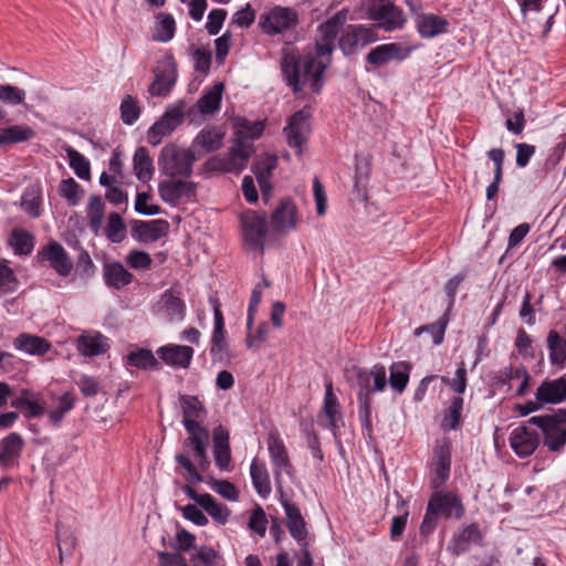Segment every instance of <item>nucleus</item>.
Masks as SVG:
<instances>
[{
	"label": "nucleus",
	"instance_id": "obj_1",
	"mask_svg": "<svg viewBox=\"0 0 566 566\" xmlns=\"http://www.w3.org/2000/svg\"><path fill=\"white\" fill-rule=\"evenodd\" d=\"M346 18L347 11L342 10L318 27L315 54L287 53L283 56L282 73L294 93L322 91L325 84L324 72L332 62L335 41Z\"/></svg>",
	"mask_w": 566,
	"mask_h": 566
},
{
	"label": "nucleus",
	"instance_id": "obj_2",
	"mask_svg": "<svg viewBox=\"0 0 566 566\" xmlns=\"http://www.w3.org/2000/svg\"><path fill=\"white\" fill-rule=\"evenodd\" d=\"M179 401L184 416L182 422L188 433L182 446L185 449H192L195 459L198 460V467L201 470H207L210 467L208 457L210 433L199 423L205 419L207 411L202 402L195 396H181Z\"/></svg>",
	"mask_w": 566,
	"mask_h": 566
},
{
	"label": "nucleus",
	"instance_id": "obj_3",
	"mask_svg": "<svg viewBox=\"0 0 566 566\" xmlns=\"http://www.w3.org/2000/svg\"><path fill=\"white\" fill-rule=\"evenodd\" d=\"M527 423L538 427L544 434V446L551 452H562L566 444V409H558L552 415L535 416Z\"/></svg>",
	"mask_w": 566,
	"mask_h": 566
},
{
	"label": "nucleus",
	"instance_id": "obj_4",
	"mask_svg": "<svg viewBox=\"0 0 566 566\" xmlns=\"http://www.w3.org/2000/svg\"><path fill=\"white\" fill-rule=\"evenodd\" d=\"M364 7L367 18L386 32L400 30L407 22L402 10L391 0H365Z\"/></svg>",
	"mask_w": 566,
	"mask_h": 566
},
{
	"label": "nucleus",
	"instance_id": "obj_5",
	"mask_svg": "<svg viewBox=\"0 0 566 566\" xmlns=\"http://www.w3.org/2000/svg\"><path fill=\"white\" fill-rule=\"evenodd\" d=\"M252 145H245L244 142H238L229 149L228 153L213 156L205 163V167L210 172L227 174L241 172L253 154Z\"/></svg>",
	"mask_w": 566,
	"mask_h": 566
},
{
	"label": "nucleus",
	"instance_id": "obj_6",
	"mask_svg": "<svg viewBox=\"0 0 566 566\" xmlns=\"http://www.w3.org/2000/svg\"><path fill=\"white\" fill-rule=\"evenodd\" d=\"M197 160L193 150L175 145L165 146L159 156L161 171L169 177H189Z\"/></svg>",
	"mask_w": 566,
	"mask_h": 566
},
{
	"label": "nucleus",
	"instance_id": "obj_7",
	"mask_svg": "<svg viewBox=\"0 0 566 566\" xmlns=\"http://www.w3.org/2000/svg\"><path fill=\"white\" fill-rule=\"evenodd\" d=\"M378 40L375 29L365 24H349L338 39V48L345 55L356 54L365 46Z\"/></svg>",
	"mask_w": 566,
	"mask_h": 566
},
{
	"label": "nucleus",
	"instance_id": "obj_8",
	"mask_svg": "<svg viewBox=\"0 0 566 566\" xmlns=\"http://www.w3.org/2000/svg\"><path fill=\"white\" fill-rule=\"evenodd\" d=\"M268 450L273 465V473L276 486L280 489L283 482V475L292 476L293 465L283 440L277 432H270L268 440Z\"/></svg>",
	"mask_w": 566,
	"mask_h": 566
},
{
	"label": "nucleus",
	"instance_id": "obj_9",
	"mask_svg": "<svg viewBox=\"0 0 566 566\" xmlns=\"http://www.w3.org/2000/svg\"><path fill=\"white\" fill-rule=\"evenodd\" d=\"M298 22L295 10L285 7H274L260 17L259 25L266 34L274 35L282 33Z\"/></svg>",
	"mask_w": 566,
	"mask_h": 566
},
{
	"label": "nucleus",
	"instance_id": "obj_10",
	"mask_svg": "<svg viewBox=\"0 0 566 566\" xmlns=\"http://www.w3.org/2000/svg\"><path fill=\"white\" fill-rule=\"evenodd\" d=\"M243 238L252 248L263 251L268 233L266 216L263 212L248 210L241 216Z\"/></svg>",
	"mask_w": 566,
	"mask_h": 566
},
{
	"label": "nucleus",
	"instance_id": "obj_11",
	"mask_svg": "<svg viewBox=\"0 0 566 566\" xmlns=\"http://www.w3.org/2000/svg\"><path fill=\"white\" fill-rule=\"evenodd\" d=\"M36 258L39 261H48L60 276L66 277L73 270V261L66 250L56 241H51L39 250Z\"/></svg>",
	"mask_w": 566,
	"mask_h": 566
},
{
	"label": "nucleus",
	"instance_id": "obj_12",
	"mask_svg": "<svg viewBox=\"0 0 566 566\" xmlns=\"http://www.w3.org/2000/svg\"><path fill=\"white\" fill-rule=\"evenodd\" d=\"M413 48L405 46L399 42L377 45L366 56L367 63L375 66H384L391 61H403L412 52Z\"/></svg>",
	"mask_w": 566,
	"mask_h": 566
},
{
	"label": "nucleus",
	"instance_id": "obj_13",
	"mask_svg": "<svg viewBox=\"0 0 566 566\" xmlns=\"http://www.w3.org/2000/svg\"><path fill=\"white\" fill-rule=\"evenodd\" d=\"M284 132L289 146L296 148L297 153L301 154V147L311 134L310 114L304 109L296 112L289 118Z\"/></svg>",
	"mask_w": 566,
	"mask_h": 566
},
{
	"label": "nucleus",
	"instance_id": "obj_14",
	"mask_svg": "<svg viewBox=\"0 0 566 566\" xmlns=\"http://www.w3.org/2000/svg\"><path fill=\"white\" fill-rule=\"evenodd\" d=\"M182 108H168V111L148 130L149 144L159 145L164 137L170 135L182 122Z\"/></svg>",
	"mask_w": 566,
	"mask_h": 566
},
{
	"label": "nucleus",
	"instance_id": "obj_15",
	"mask_svg": "<svg viewBox=\"0 0 566 566\" xmlns=\"http://www.w3.org/2000/svg\"><path fill=\"white\" fill-rule=\"evenodd\" d=\"M353 373L359 387L358 392L366 391L371 396V392L382 391L387 386L386 368L382 365L377 364L370 370L354 368Z\"/></svg>",
	"mask_w": 566,
	"mask_h": 566
},
{
	"label": "nucleus",
	"instance_id": "obj_16",
	"mask_svg": "<svg viewBox=\"0 0 566 566\" xmlns=\"http://www.w3.org/2000/svg\"><path fill=\"white\" fill-rule=\"evenodd\" d=\"M154 312L167 322L182 321L186 314V304L172 291H165L154 306Z\"/></svg>",
	"mask_w": 566,
	"mask_h": 566
},
{
	"label": "nucleus",
	"instance_id": "obj_17",
	"mask_svg": "<svg viewBox=\"0 0 566 566\" xmlns=\"http://www.w3.org/2000/svg\"><path fill=\"white\" fill-rule=\"evenodd\" d=\"M175 460L187 472L188 483L186 485H184L182 491L187 494V496L189 499L193 500L196 502V504L200 506V504L202 503V499L206 497V493L205 494L197 493V491L190 484L202 482L203 478L200 472H203L205 470H201L198 467V463L195 464L191 461L190 455L187 450L176 454ZM196 461L198 462L197 459H196Z\"/></svg>",
	"mask_w": 566,
	"mask_h": 566
},
{
	"label": "nucleus",
	"instance_id": "obj_18",
	"mask_svg": "<svg viewBox=\"0 0 566 566\" xmlns=\"http://www.w3.org/2000/svg\"><path fill=\"white\" fill-rule=\"evenodd\" d=\"M510 446L520 458H526L534 453L539 446V437L525 424L518 426L510 434Z\"/></svg>",
	"mask_w": 566,
	"mask_h": 566
},
{
	"label": "nucleus",
	"instance_id": "obj_19",
	"mask_svg": "<svg viewBox=\"0 0 566 566\" xmlns=\"http://www.w3.org/2000/svg\"><path fill=\"white\" fill-rule=\"evenodd\" d=\"M156 354L166 365L186 369L191 364L195 350L187 345L168 344L159 347Z\"/></svg>",
	"mask_w": 566,
	"mask_h": 566
},
{
	"label": "nucleus",
	"instance_id": "obj_20",
	"mask_svg": "<svg viewBox=\"0 0 566 566\" xmlns=\"http://www.w3.org/2000/svg\"><path fill=\"white\" fill-rule=\"evenodd\" d=\"M535 399L544 405H557L566 400V377L544 380L535 392Z\"/></svg>",
	"mask_w": 566,
	"mask_h": 566
},
{
	"label": "nucleus",
	"instance_id": "obj_21",
	"mask_svg": "<svg viewBox=\"0 0 566 566\" xmlns=\"http://www.w3.org/2000/svg\"><path fill=\"white\" fill-rule=\"evenodd\" d=\"M214 327L211 337L210 354L214 360H223L227 356L228 344L224 336V321L219 304L213 302Z\"/></svg>",
	"mask_w": 566,
	"mask_h": 566
},
{
	"label": "nucleus",
	"instance_id": "obj_22",
	"mask_svg": "<svg viewBox=\"0 0 566 566\" xmlns=\"http://www.w3.org/2000/svg\"><path fill=\"white\" fill-rule=\"evenodd\" d=\"M297 224L296 207L290 200H282L272 213V227L275 232L293 231Z\"/></svg>",
	"mask_w": 566,
	"mask_h": 566
},
{
	"label": "nucleus",
	"instance_id": "obj_23",
	"mask_svg": "<svg viewBox=\"0 0 566 566\" xmlns=\"http://www.w3.org/2000/svg\"><path fill=\"white\" fill-rule=\"evenodd\" d=\"M160 198L170 205H176L181 198H190L195 193L192 182L182 180H165L158 186Z\"/></svg>",
	"mask_w": 566,
	"mask_h": 566
},
{
	"label": "nucleus",
	"instance_id": "obj_24",
	"mask_svg": "<svg viewBox=\"0 0 566 566\" xmlns=\"http://www.w3.org/2000/svg\"><path fill=\"white\" fill-rule=\"evenodd\" d=\"M24 446L22 437L12 432L0 441V465L4 469L17 464Z\"/></svg>",
	"mask_w": 566,
	"mask_h": 566
},
{
	"label": "nucleus",
	"instance_id": "obj_25",
	"mask_svg": "<svg viewBox=\"0 0 566 566\" xmlns=\"http://www.w3.org/2000/svg\"><path fill=\"white\" fill-rule=\"evenodd\" d=\"M213 457L216 465L220 470H230L231 451L229 446V432L222 426L213 430Z\"/></svg>",
	"mask_w": 566,
	"mask_h": 566
},
{
	"label": "nucleus",
	"instance_id": "obj_26",
	"mask_svg": "<svg viewBox=\"0 0 566 566\" xmlns=\"http://www.w3.org/2000/svg\"><path fill=\"white\" fill-rule=\"evenodd\" d=\"M226 129L212 126L201 129L195 137L192 146L200 147L206 154L219 150L223 146Z\"/></svg>",
	"mask_w": 566,
	"mask_h": 566
},
{
	"label": "nucleus",
	"instance_id": "obj_27",
	"mask_svg": "<svg viewBox=\"0 0 566 566\" xmlns=\"http://www.w3.org/2000/svg\"><path fill=\"white\" fill-rule=\"evenodd\" d=\"M481 534L475 525H469L455 533L447 546V551L459 556L469 551L472 544H479Z\"/></svg>",
	"mask_w": 566,
	"mask_h": 566
},
{
	"label": "nucleus",
	"instance_id": "obj_28",
	"mask_svg": "<svg viewBox=\"0 0 566 566\" xmlns=\"http://www.w3.org/2000/svg\"><path fill=\"white\" fill-rule=\"evenodd\" d=\"M323 412L326 416L325 427L333 432L334 437H336L342 415L339 412V403L333 392V384L331 381L325 385Z\"/></svg>",
	"mask_w": 566,
	"mask_h": 566
},
{
	"label": "nucleus",
	"instance_id": "obj_29",
	"mask_svg": "<svg viewBox=\"0 0 566 566\" xmlns=\"http://www.w3.org/2000/svg\"><path fill=\"white\" fill-rule=\"evenodd\" d=\"M417 30L421 38L430 39L439 34L446 33L449 22L447 19L437 14H418Z\"/></svg>",
	"mask_w": 566,
	"mask_h": 566
},
{
	"label": "nucleus",
	"instance_id": "obj_30",
	"mask_svg": "<svg viewBox=\"0 0 566 566\" xmlns=\"http://www.w3.org/2000/svg\"><path fill=\"white\" fill-rule=\"evenodd\" d=\"M277 158L273 155H264L262 156L253 166V172L256 177V180L261 187L263 196H268V193L272 189V185L270 182L271 175L273 170L276 168Z\"/></svg>",
	"mask_w": 566,
	"mask_h": 566
},
{
	"label": "nucleus",
	"instance_id": "obj_31",
	"mask_svg": "<svg viewBox=\"0 0 566 566\" xmlns=\"http://www.w3.org/2000/svg\"><path fill=\"white\" fill-rule=\"evenodd\" d=\"M169 224L166 220L139 221L135 226V232L140 241L155 242L168 232Z\"/></svg>",
	"mask_w": 566,
	"mask_h": 566
},
{
	"label": "nucleus",
	"instance_id": "obj_32",
	"mask_svg": "<svg viewBox=\"0 0 566 566\" xmlns=\"http://www.w3.org/2000/svg\"><path fill=\"white\" fill-rule=\"evenodd\" d=\"M77 349L84 356H98L108 349L107 338L99 333L81 335L77 340Z\"/></svg>",
	"mask_w": 566,
	"mask_h": 566
},
{
	"label": "nucleus",
	"instance_id": "obj_33",
	"mask_svg": "<svg viewBox=\"0 0 566 566\" xmlns=\"http://www.w3.org/2000/svg\"><path fill=\"white\" fill-rule=\"evenodd\" d=\"M14 348L29 355H44L49 352L50 343L41 336L20 334L13 342Z\"/></svg>",
	"mask_w": 566,
	"mask_h": 566
},
{
	"label": "nucleus",
	"instance_id": "obj_34",
	"mask_svg": "<svg viewBox=\"0 0 566 566\" xmlns=\"http://www.w3.org/2000/svg\"><path fill=\"white\" fill-rule=\"evenodd\" d=\"M235 142L241 144L244 142L245 145H252V140L259 138L264 129V123L262 120L250 122L245 118L235 119Z\"/></svg>",
	"mask_w": 566,
	"mask_h": 566
},
{
	"label": "nucleus",
	"instance_id": "obj_35",
	"mask_svg": "<svg viewBox=\"0 0 566 566\" xmlns=\"http://www.w3.org/2000/svg\"><path fill=\"white\" fill-rule=\"evenodd\" d=\"M370 164L361 156L355 157L354 193L360 201L367 199L366 186L369 179Z\"/></svg>",
	"mask_w": 566,
	"mask_h": 566
},
{
	"label": "nucleus",
	"instance_id": "obj_36",
	"mask_svg": "<svg viewBox=\"0 0 566 566\" xmlns=\"http://www.w3.org/2000/svg\"><path fill=\"white\" fill-rule=\"evenodd\" d=\"M104 280L106 285L119 290L132 282L133 274L122 263L114 262L104 265Z\"/></svg>",
	"mask_w": 566,
	"mask_h": 566
},
{
	"label": "nucleus",
	"instance_id": "obj_37",
	"mask_svg": "<svg viewBox=\"0 0 566 566\" xmlns=\"http://www.w3.org/2000/svg\"><path fill=\"white\" fill-rule=\"evenodd\" d=\"M428 504L439 515L444 514L446 516H451L453 509L457 510L458 517L462 514V506L459 499L451 493H436L431 496Z\"/></svg>",
	"mask_w": 566,
	"mask_h": 566
},
{
	"label": "nucleus",
	"instance_id": "obj_38",
	"mask_svg": "<svg viewBox=\"0 0 566 566\" xmlns=\"http://www.w3.org/2000/svg\"><path fill=\"white\" fill-rule=\"evenodd\" d=\"M250 474L253 482V486L258 494L262 497L269 496L272 491L270 474L264 463H259L258 460H253L250 467Z\"/></svg>",
	"mask_w": 566,
	"mask_h": 566
},
{
	"label": "nucleus",
	"instance_id": "obj_39",
	"mask_svg": "<svg viewBox=\"0 0 566 566\" xmlns=\"http://www.w3.org/2000/svg\"><path fill=\"white\" fill-rule=\"evenodd\" d=\"M8 243L18 255H29L34 249L33 235L23 229H13Z\"/></svg>",
	"mask_w": 566,
	"mask_h": 566
},
{
	"label": "nucleus",
	"instance_id": "obj_40",
	"mask_svg": "<svg viewBox=\"0 0 566 566\" xmlns=\"http://www.w3.org/2000/svg\"><path fill=\"white\" fill-rule=\"evenodd\" d=\"M134 171L138 180L143 182L149 181L153 177V160L145 147H138L135 151Z\"/></svg>",
	"mask_w": 566,
	"mask_h": 566
},
{
	"label": "nucleus",
	"instance_id": "obj_41",
	"mask_svg": "<svg viewBox=\"0 0 566 566\" xmlns=\"http://www.w3.org/2000/svg\"><path fill=\"white\" fill-rule=\"evenodd\" d=\"M411 366L406 361L394 363L389 368V385L390 387L401 394L409 381V373Z\"/></svg>",
	"mask_w": 566,
	"mask_h": 566
},
{
	"label": "nucleus",
	"instance_id": "obj_42",
	"mask_svg": "<svg viewBox=\"0 0 566 566\" xmlns=\"http://www.w3.org/2000/svg\"><path fill=\"white\" fill-rule=\"evenodd\" d=\"M56 541L59 546L60 563H62L64 556H70L73 554L76 547V538L70 527L57 524Z\"/></svg>",
	"mask_w": 566,
	"mask_h": 566
},
{
	"label": "nucleus",
	"instance_id": "obj_43",
	"mask_svg": "<svg viewBox=\"0 0 566 566\" xmlns=\"http://www.w3.org/2000/svg\"><path fill=\"white\" fill-rule=\"evenodd\" d=\"M127 364L139 369H159V361L149 349H135L127 356Z\"/></svg>",
	"mask_w": 566,
	"mask_h": 566
},
{
	"label": "nucleus",
	"instance_id": "obj_44",
	"mask_svg": "<svg viewBox=\"0 0 566 566\" xmlns=\"http://www.w3.org/2000/svg\"><path fill=\"white\" fill-rule=\"evenodd\" d=\"M105 205L99 196L90 197L87 205V219L91 230L97 234L102 228Z\"/></svg>",
	"mask_w": 566,
	"mask_h": 566
},
{
	"label": "nucleus",
	"instance_id": "obj_45",
	"mask_svg": "<svg viewBox=\"0 0 566 566\" xmlns=\"http://www.w3.org/2000/svg\"><path fill=\"white\" fill-rule=\"evenodd\" d=\"M463 409V398H452L450 406L446 409L441 427L443 430H455L460 424L461 412Z\"/></svg>",
	"mask_w": 566,
	"mask_h": 566
},
{
	"label": "nucleus",
	"instance_id": "obj_46",
	"mask_svg": "<svg viewBox=\"0 0 566 566\" xmlns=\"http://www.w3.org/2000/svg\"><path fill=\"white\" fill-rule=\"evenodd\" d=\"M200 507H202L217 523L221 525L226 524L230 516V510L227 505L217 502L209 493H206V497L202 499Z\"/></svg>",
	"mask_w": 566,
	"mask_h": 566
},
{
	"label": "nucleus",
	"instance_id": "obj_47",
	"mask_svg": "<svg viewBox=\"0 0 566 566\" xmlns=\"http://www.w3.org/2000/svg\"><path fill=\"white\" fill-rule=\"evenodd\" d=\"M34 132L28 126L14 125L0 132V146L15 144L33 138Z\"/></svg>",
	"mask_w": 566,
	"mask_h": 566
},
{
	"label": "nucleus",
	"instance_id": "obj_48",
	"mask_svg": "<svg viewBox=\"0 0 566 566\" xmlns=\"http://www.w3.org/2000/svg\"><path fill=\"white\" fill-rule=\"evenodd\" d=\"M547 347L549 358L553 364H564L566 361V339L556 331H551L547 336Z\"/></svg>",
	"mask_w": 566,
	"mask_h": 566
},
{
	"label": "nucleus",
	"instance_id": "obj_49",
	"mask_svg": "<svg viewBox=\"0 0 566 566\" xmlns=\"http://www.w3.org/2000/svg\"><path fill=\"white\" fill-rule=\"evenodd\" d=\"M156 34L154 39L159 42H168L174 38L176 22L170 13H159L157 15Z\"/></svg>",
	"mask_w": 566,
	"mask_h": 566
},
{
	"label": "nucleus",
	"instance_id": "obj_50",
	"mask_svg": "<svg viewBox=\"0 0 566 566\" xmlns=\"http://www.w3.org/2000/svg\"><path fill=\"white\" fill-rule=\"evenodd\" d=\"M75 400L73 396L65 392L57 398V406L48 412V417L53 426H59L64 416L74 408Z\"/></svg>",
	"mask_w": 566,
	"mask_h": 566
},
{
	"label": "nucleus",
	"instance_id": "obj_51",
	"mask_svg": "<svg viewBox=\"0 0 566 566\" xmlns=\"http://www.w3.org/2000/svg\"><path fill=\"white\" fill-rule=\"evenodd\" d=\"M105 234L111 242L119 243L126 237V227L122 217L117 212H112L108 216Z\"/></svg>",
	"mask_w": 566,
	"mask_h": 566
},
{
	"label": "nucleus",
	"instance_id": "obj_52",
	"mask_svg": "<svg viewBox=\"0 0 566 566\" xmlns=\"http://www.w3.org/2000/svg\"><path fill=\"white\" fill-rule=\"evenodd\" d=\"M359 405L358 416L364 430L370 437L373 431L371 424V402L373 398L366 391L357 394Z\"/></svg>",
	"mask_w": 566,
	"mask_h": 566
},
{
	"label": "nucleus",
	"instance_id": "obj_53",
	"mask_svg": "<svg viewBox=\"0 0 566 566\" xmlns=\"http://www.w3.org/2000/svg\"><path fill=\"white\" fill-rule=\"evenodd\" d=\"M450 472V458L448 452L443 449L437 452V462L434 465V473L432 478V484L439 488L448 479Z\"/></svg>",
	"mask_w": 566,
	"mask_h": 566
},
{
	"label": "nucleus",
	"instance_id": "obj_54",
	"mask_svg": "<svg viewBox=\"0 0 566 566\" xmlns=\"http://www.w3.org/2000/svg\"><path fill=\"white\" fill-rule=\"evenodd\" d=\"M70 166L75 175L81 179H88L91 175L90 163L74 148H66Z\"/></svg>",
	"mask_w": 566,
	"mask_h": 566
},
{
	"label": "nucleus",
	"instance_id": "obj_55",
	"mask_svg": "<svg viewBox=\"0 0 566 566\" xmlns=\"http://www.w3.org/2000/svg\"><path fill=\"white\" fill-rule=\"evenodd\" d=\"M24 99V90L10 84H0V103L7 105H19L23 104Z\"/></svg>",
	"mask_w": 566,
	"mask_h": 566
},
{
	"label": "nucleus",
	"instance_id": "obj_56",
	"mask_svg": "<svg viewBox=\"0 0 566 566\" xmlns=\"http://www.w3.org/2000/svg\"><path fill=\"white\" fill-rule=\"evenodd\" d=\"M223 90V83H216L197 101L195 106H220Z\"/></svg>",
	"mask_w": 566,
	"mask_h": 566
},
{
	"label": "nucleus",
	"instance_id": "obj_57",
	"mask_svg": "<svg viewBox=\"0 0 566 566\" xmlns=\"http://www.w3.org/2000/svg\"><path fill=\"white\" fill-rule=\"evenodd\" d=\"M263 285L269 286L270 283L264 279L263 283L256 284L254 286L251 297H250V303H249V308H248V317H247V328H249V329H252L254 315H255L256 308L262 300Z\"/></svg>",
	"mask_w": 566,
	"mask_h": 566
},
{
	"label": "nucleus",
	"instance_id": "obj_58",
	"mask_svg": "<svg viewBox=\"0 0 566 566\" xmlns=\"http://www.w3.org/2000/svg\"><path fill=\"white\" fill-rule=\"evenodd\" d=\"M448 324V318L442 317L437 323L430 325H423L416 329L415 334L420 335L423 332H430L432 335L433 344L439 345L444 336L446 327Z\"/></svg>",
	"mask_w": 566,
	"mask_h": 566
},
{
	"label": "nucleus",
	"instance_id": "obj_59",
	"mask_svg": "<svg viewBox=\"0 0 566 566\" xmlns=\"http://www.w3.org/2000/svg\"><path fill=\"white\" fill-rule=\"evenodd\" d=\"M217 557L218 554L213 548L200 546L191 556V562L193 566H212Z\"/></svg>",
	"mask_w": 566,
	"mask_h": 566
},
{
	"label": "nucleus",
	"instance_id": "obj_60",
	"mask_svg": "<svg viewBox=\"0 0 566 566\" xmlns=\"http://www.w3.org/2000/svg\"><path fill=\"white\" fill-rule=\"evenodd\" d=\"M126 262L134 270H147L153 261L147 252L133 250L127 254Z\"/></svg>",
	"mask_w": 566,
	"mask_h": 566
},
{
	"label": "nucleus",
	"instance_id": "obj_61",
	"mask_svg": "<svg viewBox=\"0 0 566 566\" xmlns=\"http://www.w3.org/2000/svg\"><path fill=\"white\" fill-rule=\"evenodd\" d=\"M17 280L13 271L6 264L4 261L0 262V292L10 293L15 290Z\"/></svg>",
	"mask_w": 566,
	"mask_h": 566
},
{
	"label": "nucleus",
	"instance_id": "obj_62",
	"mask_svg": "<svg viewBox=\"0 0 566 566\" xmlns=\"http://www.w3.org/2000/svg\"><path fill=\"white\" fill-rule=\"evenodd\" d=\"M196 536L185 528L177 532L171 547L179 552H188L195 547Z\"/></svg>",
	"mask_w": 566,
	"mask_h": 566
},
{
	"label": "nucleus",
	"instance_id": "obj_63",
	"mask_svg": "<svg viewBox=\"0 0 566 566\" xmlns=\"http://www.w3.org/2000/svg\"><path fill=\"white\" fill-rule=\"evenodd\" d=\"M266 524H268V520H266L265 512L263 511V509L261 506L258 505L253 510V512L249 518V527H250V530L258 533L260 536H264V534L266 532Z\"/></svg>",
	"mask_w": 566,
	"mask_h": 566
},
{
	"label": "nucleus",
	"instance_id": "obj_64",
	"mask_svg": "<svg viewBox=\"0 0 566 566\" xmlns=\"http://www.w3.org/2000/svg\"><path fill=\"white\" fill-rule=\"evenodd\" d=\"M227 18V11L223 9H213L208 14L206 29L209 34L216 35L220 32L222 24Z\"/></svg>",
	"mask_w": 566,
	"mask_h": 566
}]
</instances>
